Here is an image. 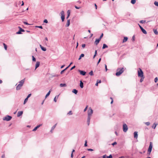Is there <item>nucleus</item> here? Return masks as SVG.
Returning a JSON list of instances; mask_svg holds the SVG:
<instances>
[{"label":"nucleus","instance_id":"4","mask_svg":"<svg viewBox=\"0 0 158 158\" xmlns=\"http://www.w3.org/2000/svg\"><path fill=\"white\" fill-rule=\"evenodd\" d=\"M138 76L139 77H143V73L142 70L140 68H139V70L138 71Z\"/></svg>","mask_w":158,"mask_h":158},{"label":"nucleus","instance_id":"2","mask_svg":"<svg viewBox=\"0 0 158 158\" xmlns=\"http://www.w3.org/2000/svg\"><path fill=\"white\" fill-rule=\"evenodd\" d=\"M25 80V78H24L19 82V84L16 86V89L17 90H19L21 89V87L24 83Z\"/></svg>","mask_w":158,"mask_h":158},{"label":"nucleus","instance_id":"38","mask_svg":"<svg viewBox=\"0 0 158 158\" xmlns=\"http://www.w3.org/2000/svg\"><path fill=\"white\" fill-rule=\"evenodd\" d=\"M141 78L140 79V82H142L143 80V79L144 78V77H141Z\"/></svg>","mask_w":158,"mask_h":158},{"label":"nucleus","instance_id":"41","mask_svg":"<svg viewBox=\"0 0 158 158\" xmlns=\"http://www.w3.org/2000/svg\"><path fill=\"white\" fill-rule=\"evenodd\" d=\"M32 61H36V59L35 58L34 56H32Z\"/></svg>","mask_w":158,"mask_h":158},{"label":"nucleus","instance_id":"14","mask_svg":"<svg viewBox=\"0 0 158 158\" xmlns=\"http://www.w3.org/2000/svg\"><path fill=\"white\" fill-rule=\"evenodd\" d=\"M138 132L137 131H135L134 133V136L135 138L137 139L138 137Z\"/></svg>","mask_w":158,"mask_h":158},{"label":"nucleus","instance_id":"50","mask_svg":"<svg viewBox=\"0 0 158 158\" xmlns=\"http://www.w3.org/2000/svg\"><path fill=\"white\" fill-rule=\"evenodd\" d=\"M75 65H74V66H73V67H72L70 69V70H72L73 69H74L75 68Z\"/></svg>","mask_w":158,"mask_h":158},{"label":"nucleus","instance_id":"19","mask_svg":"<svg viewBox=\"0 0 158 158\" xmlns=\"http://www.w3.org/2000/svg\"><path fill=\"white\" fill-rule=\"evenodd\" d=\"M70 66V65H69L68 67H67L66 68H65L64 69H63L62 71H61L60 72V74H62Z\"/></svg>","mask_w":158,"mask_h":158},{"label":"nucleus","instance_id":"25","mask_svg":"<svg viewBox=\"0 0 158 158\" xmlns=\"http://www.w3.org/2000/svg\"><path fill=\"white\" fill-rule=\"evenodd\" d=\"M90 119V117H88L87 121V123L88 125H89V124Z\"/></svg>","mask_w":158,"mask_h":158},{"label":"nucleus","instance_id":"27","mask_svg":"<svg viewBox=\"0 0 158 158\" xmlns=\"http://www.w3.org/2000/svg\"><path fill=\"white\" fill-rule=\"evenodd\" d=\"M60 86L61 87H65L66 86V84H62L61 83L60 85Z\"/></svg>","mask_w":158,"mask_h":158},{"label":"nucleus","instance_id":"8","mask_svg":"<svg viewBox=\"0 0 158 158\" xmlns=\"http://www.w3.org/2000/svg\"><path fill=\"white\" fill-rule=\"evenodd\" d=\"M88 117H90L93 113V111L92 109H89L88 111Z\"/></svg>","mask_w":158,"mask_h":158},{"label":"nucleus","instance_id":"23","mask_svg":"<svg viewBox=\"0 0 158 158\" xmlns=\"http://www.w3.org/2000/svg\"><path fill=\"white\" fill-rule=\"evenodd\" d=\"M72 92L73 93H74V94H77L78 92V91H77V89H74L72 90Z\"/></svg>","mask_w":158,"mask_h":158},{"label":"nucleus","instance_id":"29","mask_svg":"<svg viewBox=\"0 0 158 158\" xmlns=\"http://www.w3.org/2000/svg\"><path fill=\"white\" fill-rule=\"evenodd\" d=\"M84 55H85L84 54H81L80 56L79 57L78 59V60H80L82 57L84 56Z\"/></svg>","mask_w":158,"mask_h":158},{"label":"nucleus","instance_id":"10","mask_svg":"<svg viewBox=\"0 0 158 158\" xmlns=\"http://www.w3.org/2000/svg\"><path fill=\"white\" fill-rule=\"evenodd\" d=\"M103 158H112L111 155H110L109 156H107L106 155H104L102 156Z\"/></svg>","mask_w":158,"mask_h":158},{"label":"nucleus","instance_id":"16","mask_svg":"<svg viewBox=\"0 0 158 158\" xmlns=\"http://www.w3.org/2000/svg\"><path fill=\"white\" fill-rule=\"evenodd\" d=\"M70 19H68L67 21V23L65 25V27H68L70 24Z\"/></svg>","mask_w":158,"mask_h":158},{"label":"nucleus","instance_id":"11","mask_svg":"<svg viewBox=\"0 0 158 158\" xmlns=\"http://www.w3.org/2000/svg\"><path fill=\"white\" fill-rule=\"evenodd\" d=\"M101 40H100L99 38L96 39V40L94 42V44L96 45H97L99 43L100 41Z\"/></svg>","mask_w":158,"mask_h":158},{"label":"nucleus","instance_id":"51","mask_svg":"<svg viewBox=\"0 0 158 158\" xmlns=\"http://www.w3.org/2000/svg\"><path fill=\"white\" fill-rule=\"evenodd\" d=\"M23 23L26 25H30V24L28 23L27 22H23Z\"/></svg>","mask_w":158,"mask_h":158},{"label":"nucleus","instance_id":"18","mask_svg":"<svg viewBox=\"0 0 158 158\" xmlns=\"http://www.w3.org/2000/svg\"><path fill=\"white\" fill-rule=\"evenodd\" d=\"M70 11L69 10L67 11V16L66 17L67 19H68L69 18V17L70 15Z\"/></svg>","mask_w":158,"mask_h":158},{"label":"nucleus","instance_id":"43","mask_svg":"<svg viewBox=\"0 0 158 158\" xmlns=\"http://www.w3.org/2000/svg\"><path fill=\"white\" fill-rule=\"evenodd\" d=\"M22 34V33L20 31V30H19V31H18V32H16V34Z\"/></svg>","mask_w":158,"mask_h":158},{"label":"nucleus","instance_id":"3","mask_svg":"<svg viewBox=\"0 0 158 158\" xmlns=\"http://www.w3.org/2000/svg\"><path fill=\"white\" fill-rule=\"evenodd\" d=\"M152 142H150L149 147L148 150L147 154L148 155H150L152 151Z\"/></svg>","mask_w":158,"mask_h":158},{"label":"nucleus","instance_id":"13","mask_svg":"<svg viewBox=\"0 0 158 158\" xmlns=\"http://www.w3.org/2000/svg\"><path fill=\"white\" fill-rule=\"evenodd\" d=\"M23 113V112L22 111H19L17 114V117H19Z\"/></svg>","mask_w":158,"mask_h":158},{"label":"nucleus","instance_id":"63","mask_svg":"<svg viewBox=\"0 0 158 158\" xmlns=\"http://www.w3.org/2000/svg\"><path fill=\"white\" fill-rule=\"evenodd\" d=\"M134 37H135V36L134 35L133 37H132V40L133 41H134Z\"/></svg>","mask_w":158,"mask_h":158},{"label":"nucleus","instance_id":"39","mask_svg":"<svg viewBox=\"0 0 158 158\" xmlns=\"http://www.w3.org/2000/svg\"><path fill=\"white\" fill-rule=\"evenodd\" d=\"M154 4L156 6L158 7V2L157 1H155L154 2Z\"/></svg>","mask_w":158,"mask_h":158},{"label":"nucleus","instance_id":"28","mask_svg":"<svg viewBox=\"0 0 158 158\" xmlns=\"http://www.w3.org/2000/svg\"><path fill=\"white\" fill-rule=\"evenodd\" d=\"M108 48V46L107 45H106V44H103V47L102 48L103 49H105L106 48Z\"/></svg>","mask_w":158,"mask_h":158},{"label":"nucleus","instance_id":"46","mask_svg":"<svg viewBox=\"0 0 158 158\" xmlns=\"http://www.w3.org/2000/svg\"><path fill=\"white\" fill-rule=\"evenodd\" d=\"M145 124L147 126H149L150 124V123L149 122H146Z\"/></svg>","mask_w":158,"mask_h":158},{"label":"nucleus","instance_id":"44","mask_svg":"<svg viewBox=\"0 0 158 158\" xmlns=\"http://www.w3.org/2000/svg\"><path fill=\"white\" fill-rule=\"evenodd\" d=\"M103 33H102L101 34V35L100 37V38H99V39H100V40H101V39L103 37Z\"/></svg>","mask_w":158,"mask_h":158},{"label":"nucleus","instance_id":"6","mask_svg":"<svg viewBox=\"0 0 158 158\" xmlns=\"http://www.w3.org/2000/svg\"><path fill=\"white\" fill-rule=\"evenodd\" d=\"M123 128L124 132H126L128 130V127L126 124H124L123 125Z\"/></svg>","mask_w":158,"mask_h":158},{"label":"nucleus","instance_id":"15","mask_svg":"<svg viewBox=\"0 0 158 158\" xmlns=\"http://www.w3.org/2000/svg\"><path fill=\"white\" fill-rule=\"evenodd\" d=\"M40 47L41 50L43 51H45L46 50V48L42 46L41 45H40Z\"/></svg>","mask_w":158,"mask_h":158},{"label":"nucleus","instance_id":"53","mask_svg":"<svg viewBox=\"0 0 158 158\" xmlns=\"http://www.w3.org/2000/svg\"><path fill=\"white\" fill-rule=\"evenodd\" d=\"M31 95V94H29L28 96H27V98H28Z\"/></svg>","mask_w":158,"mask_h":158},{"label":"nucleus","instance_id":"36","mask_svg":"<svg viewBox=\"0 0 158 158\" xmlns=\"http://www.w3.org/2000/svg\"><path fill=\"white\" fill-rule=\"evenodd\" d=\"M89 74L91 76H93L94 75L93 72V71H91L89 73Z\"/></svg>","mask_w":158,"mask_h":158},{"label":"nucleus","instance_id":"21","mask_svg":"<svg viewBox=\"0 0 158 158\" xmlns=\"http://www.w3.org/2000/svg\"><path fill=\"white\" fill-rule=\"evenodd\" d=\"M142 31L143 32V33H144L145 34H146L147 33L146 31L143 28L142 29H141Z\"/></svg>","mask_w":158,"mask_h":158},{"label":"nucleus","instance_id":"47","mask_svg":"<svg viewBox=\"0 0 158 158\" xmlns=\"http://www.w3.org/2000/svg\"><path fill=\"white\" fill-rule=\"evenodd\" d=\"M101 58H99V59L98 61V62L97 63V65H98V64L101 61Z\"/></svg>","mask_w":158,"mask_h":158},{"label":"nucleus","instance_id":"64","mask_svg":"<svg viewBox=\"0 0 158 158\" xmlns=\"http://www.w3.org/2000/svg\"><path fill=\"white\" fill-rule=\"evenodd\" d=\"M64 65H62V66H61L60 67V68L61 69H62L63 68L64 66Z\"/></svg>","mask_w":158,"mask_h":158},{"label":"nucleus","instance_id":"55","mask_svg":"<svg viewBox=\"0 0 158 158\" xmlns=\"http://www.w3.org/2000/svg\"><path fill=\"white\" fill-rule=\"evenodd\" d=\"M117 144V142H114V143H112V144L113 146H114L115 145H116Z\"/></svg>","mask_w":158,"mask_h":158},{"label":"nucleus","instance_id":"1","mask_svg":"<svg viewBox=\"0 0 158 158\" xmlns=\"http://www.w3.org/2000/svg\"><path fill=\"white\" fill-rule=\"evenodd\" d=\"M124 69L123 68H118L116 70L117 72L115 75L118 76L121 75L124 71Z\"/></svg>","mask_w":158,"mask_h":158},{"label":"nucleus","instance_id":"54","mask_svg":"<svg viewBox=\"0 0 158 158\" xmlns=\"http://www.w3.org/2000/svg\"><path fill=\"white\" fill-rule=\"evenodd\" d=\"M68 114L69 115H71V114H72V111H70L68 113Z\"/></svg>","mask_w":158,"mask_h":158},{"label":"nucleus","instance_id":"57","mask_svg":"<svg viewBox=\"0 0 158 158\" xmlns=\"http://www.w3.org/2000/svg\"><path fill=\"white\" fill-rule=\"evenodd\" d=\"M84 145L85 147H86L87 146V142L86 140H85V143Z\"/></svg>","mask_w":158,"mask_h":158},{"label":"nucleus","instance_id":"60","mask_svg":"<svg viewBox=\"0 0 158 158\" xmlns=\"http://www.w3.org/2000/svg\"><path fill=\"white\" fill-rule=\"evenodd\" d=\"M58 75L57 74H55L54 75H53L52 76L53 77H58Z\"/></svg>","mask_w":158,"mask_h":158},{"label":"nucleus","instance_id":"48","mask_svg":"<svg viewBox=\"0 0 158 158\" xmlns=\"http://www.w3.org/2000/svg\"><path fill=\"white\" fill-rule=\"evenodd\" d=\"M158 81V78L157 77H156L154 79V81L155 82H156Z\"/></svg>","mask_w":158,"mask_h":158},{"label":"nucleus","instance_id":"58","mask_svg":"<svg viewBox=\"0 0 158 158\" xmlns=\"http://www.w3.org/2000/svg\"><path fill=\"white\" fill-rule=\"evenodd\" d=\"M105 70H106V71L107 70V66H106V64H105Z\"/></svg>","mask_w":158,"mask_h":158},{"label":"nucleus","instance_id":"5","mask_svg":"<svg viewBox=\"0 0 158 158\" xmlns=\"http://www.w3.org/2000/svg\"><path fill=\"white\" fill-rule=\"evenodd\" d=\"M12 117L9 115H6V116L3 118V120H6V121H9L11 120Z\"/></svg>","mask_w":158,"mask_h":158},{"label":"nucleus","instance_id":"32","mask_svg":"<svg viewBox=\"0 0 158 158\" xmlns=\"http://www.w3.org/2000/svg\"><path fill=\"white\" fill-rule=\"evenodd\" d=\"M3 45L4 46V49L6 50L7 49V45L5 44L4 43H3Z\"/></svg>","mask_w":158,"mask_h":158},{"label":"nucleus","instance_id":"7","mask_svg":"<svg viewBox=\"0 0 158 158\" xmlns=\"http://www.w3.org/2000/svg\"><path fill=\"white\" fill-rule=\"evenodd\" d=\"M60 14L61 15V20L62 22H63L64 21V18H65L64 12V11L62 10L60 13Z\"/></svg>","mask_w":158,"mask_h":158},{"label":"nucleus","instance_id":"33","mask_svg":"<svg viewBox=\"0 0 158 158\" xmlns=\"http://www.w3.org/2000/svg\"><path fill=\"white\" fill-rule=\"evenodd\" d=\"M59 95L56 96L54 99V101L55 102H56V98H58Z\"/></svg>","mask_w":158,"mask_h":158},{"label":"nucleus","instance_id":"35","mask_svg":"<svg viewBox=\"0 0 158 158\" xmlns=\"http://www.w3.org/2000/svg\"><path fill=\"white\" fill-rule=\"evenodd\" d=\"M50 90L46 95L45 98H47L50 95Z\"/></svg>","mask_w":158,"mask_h":158},{"label":"nucleus","instance_id":"31","mask_svg":"<svg viewBox=\"0 0 158 158\" xmlns=\"http://www.w3.org/2000/svg\"><path fill=\"white\" fill-rule=\"evenodd\" d=\"M19 30L22 32H24L25 31L22 28L20 27H19Z\"/></svg>","mask_w":158,"mask_h":158},{"label":"nucleus","instance_id":"37","mask_svg":"<svg viewBox=\"0 0 158 158\" xmlns=\"http://www.w3.org/2000/svg\"><path fill=\"white\" fill-rule=\"evenodd\" d=\"M146 22V20H140L139 22L140 23H144Z\"/></svg>","mask_w":158,"mask_h":158},{"label":"nucleus","instance_id":"52","mask_svg":"<svg viewBox=\"0 0 158 158\" xmlns=\"http://www.w3.org/2000/svg\"><path fill=\"white\" fill-rule=\"evenodd\" d=\"M85 46V44H82V47L83 48H84Z\"/></svg>","mask_w":158,"mask_h":158},{"label":"nucleus","instance_id":"17","mask_svg":"<svg viewBox=\"0 0 158 158\" xmlns=\"http://www.w3.org/2000/svg\"><path fill=\"white\" fill-rule=\"evenodd\" d=\"M80 87H81V88H83V87H84L83 83V82L82 81H80Z\"/></svg>","mask_w":158,"mask_h":158},{"label":"nucleus","instance_id":"12","mask_svg":"<svg viewBox=\"0 0 158 158\" xmlns=\"http://www.w3.org/2000/svg\"><path fill=\"white\" fill-rule=\"evenodd\" d=\"M40 65V62L39 61H37L36 63L35 70L37 68H38Z\"/></svg>","mask_w":158,"mask_h":158},{"label":"nucleus","instance_id":"20","mask_svg":"<svg viewBox=\"0 0 158 158\" xmlns=\"http://www.w3.org/2000/svg\"><path fill=\"white\" fill-rule=\"evenodd\" d=\"M157 124H158L157 123H154L152 126V128H153L154 129H155Z\"/></svg>","mask_w":158,"mask_h":158},{"label":"nucleus","instance_id":"42","mask_svg":"<svg viewBox=\"0 0 158 158\" xmlns=\"http://www.w3.org/2000/svg\"><path fill=\"white\" fill-rule=\"evenodd\" d=\"M28 98H26L24 100V104H25L27 101L28 100Z\"/></svg>","mask_w":158,"mask_h":158},{"label":"nucleus","instance_id":"34","mask_svg":"<svg viewBox=\"0 0 158 158\" xmlns=\"http://www.w3.org/2000/svg\"><path fill=\"white\" fill-rule=\"evenodd\" d=\"M131 2L132 4H134L136 2V0H131Z\"/></svg>","mask_w":158,"mask_h":158},{"label":"nucleus","instance_id":"45","mask_svg":"<svg viewBox=\"0 0 158 158\" xmlns=\"http://www.w3.org/2000/svg\"><path fill=\"white\" fill-rule=\"evenodd\" d=\"M44 23H48V21L47 19H45L44 21Z\"/></svg>","mask_w":158,"mask_h":158},{"label":"nucleus","instance_id":"9","mask_svg":"<svg viewBox=\"0 0 158 158\" xmlns=\"http://www.w3.org/2000/svg\"><path fill=\"white\" fill-rule=\"evenodd\" d=\"M78 72H79L81 75L83 76H84L85 75L86 72L84 71L81 70H78Z\"/></svg>","mask_w":158,"mask_h":158},{"label":"nucleus","instance_id":"49","mask_svg":"<svg viewBox=\"0 0 158 158\" xmlns=\"http://www.w3.org/2000/svg\"><path fill=\"white\" fill-rule=\"evenodd\" d=\"M101 82V80H98L97 81V82L98 84L100 83Z\"/></svg>","mask_w":158,"mask_h":158},{"label":"nucleus","instance_id":"62","mask_svg":"<svg viewBox=\"0 0 158 158\" xmlns=\"http://www.w3.org/2000/svg\"><path fill=\"white\" fill-rule=\"evenodd\" d=\"M5 158V154L3 155L2 156V158Z\"/></svg>","mask_w":158,"mask_h":158},{"label":"nucleus","instance_id":"22","mask_svg":"<svg viewBox=\"0 0 158 158\" xmlns=\"http://www.w3.org/2000/svg\"><path fill=\"white\" fill-rule=\"evenodd\" d=\"M127 40H128V38L127 37H124V39L123 40V43L125 42Z\"/></svg>","mask_w":158,"mask_h":158},{"label":"nucleus","instance_id":"24","mask_svg":"<svg viewBox=\"0 0 158 158\" xmlns=\"http://www.w3.org/2000/svg\"><path fill=\"white\" fill-rule=\"evenodd\" d=\"M40 125H39L37 126H36V127H35L33 130L32 131H36L37 130V129L40 127Z\"/></svg>","mask_w":158,"mask_h":158},{"label":"nucleus","instance_id":"61","mask_svg":"<svg viewBox=\"0 0 158 158\" xmlns=\"http://www.w3.org/2000/svg\"><path fill=\"white\" fill-rule=\"evenodd\" d=\"M87 150H88V151H93V149H90V148H89V149H87Z\"/></svg>","mask_w":158,"mask_h":158},{"label":"nucleus","instance_id":"30","mask_svg":"<svg viewBox=\"0 0 158 158\" xmlns=\"http://www.w3.org/2000/svg\"><path fill=\"white\" fill-rule=\"evenodd\" d=\"M153 30L154 32L156 35H157L158 34V32L156 29H154Z\"/></svg>","mask_w":158,"mask_h":158},{"label":"nucleus","instance_id":"56","mask_svg":"<svg viewBox=\"0 0 158 158\" xmlns=\"http://www.w3.org/2000/svg\"><path fill=\"white\" fill-rule=\"evenodd\" d=\"M75 7L77 9H79L80 8V7H78V6H75Z\"/></svg>","mask_w":158,"mask_h":158},{"label":"nucleus","instance_id":"26","mask_svg":"<svg viewBox=\"0 0 158 158\" xmlns=\"http://www.w3.org/2000/svg\"><path fill=\"white\" fill-rule=\"evenodd\" d=\"M56 125V124H55L54 126H53L51 130V133L52 132V131L54 130V129L55 128Z\"/></svg>","mask_w":158,"mask_h":158},{"label":"nucleus","instance_id":"59","mask_svg":"<svg viewBox=\"0 0 158 158\" xmlns=\"http://www.w3.org/2000/svg\"><path fill=\"white\" fill-rule=\"evenodd\" d=\"M138 25H139V27H140V29H142L143 27L141 26L139 24H138Z\"/></svg>","mask_w":158,"mask_h":158},{"label":"nucleus","instance_id":"40","mask_svg":"<svg viewBox=\"0 0 158 158\" xmlns=\"http://www.w3.org/2000/svg\"><path fill=\"white\" fill-rule=\"evenodd\" d=\"M35 27L36 28H40V29H43V27L41 26H35Z\"/></svg>","mask_w":158,"mask_h":158}]
</instances>
